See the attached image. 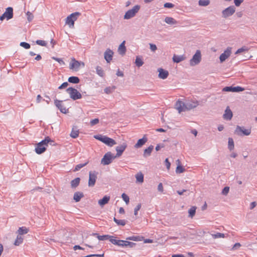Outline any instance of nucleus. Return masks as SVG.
Instances as JSON below:
<instances>
[{
    "label": "nucleus",
    "instance_id": "f257e3e1",
    "mask_svg": "<svg viewBox=\"0 0 257 257\" xmlns=\"http://www.w3.org/2000/svg\"><path fill=\"white\" fill-rule=\"evenodd\" d=\"M92 235L96 236L99 240H105L109 239L110 242L112 244L121 246V247H129L134 248L136 245V243L123 240H118L113 238V236L109 235H100L97 233H93Z\"/></svg>",
    "mask_w": 257,
    "mask_h": 257
},
{
    "label": "nucleus",
    "instance_id": "f03ea898",
    "mask_svg": "<svg viewBox=\"0 0 257 257\" xmlns=\"http://www.w3.org/2000/svg\"><path fill=\"white\" fill-rule=\"evenodd\" d=\"M198 105V102H188L185 103L178 100L176 102L175 108L178 110L179 113H181L182 111H185L194 108Z\"/></svg>",
    "mask_w": 257,
    "mask_h": 257
},
{
    "label": "nucleus",
    "instance_id": "7ed1b4c3",
    "mask_svg": "<svg viewBox=\"0 0 257 257\" xmlns=\"http://www.w3.org/2000/svg\"><path fill=\"white\" fill-rule=\"evenodd\" d=\"M94 138L109 147H112L116 144L114 140L105 136L99 135L95 136Z\"/></svg>",
    "mask_w": 257,
    "mask_h": 257
},
{
    "label": "nucleus",
    "instance_id": "20e7f679",
    "mask_svg": "<svg viewBox=\"0 0 257 257\" xmlns=\"http://www.w3.org/2000/svg\"><path fill=\"white\" fill-rule=\"evenodd\" d=\"M115 158H116L115 155L112 154L111 152H108L102 158L101 163L103 165H108L110 164Z\"/></svg>",
    "mask_w": 257,
    "mask_h": 257
},
{
    "label": "nucleus",
    "instance_id": "39448f33",
    "mask_svg": "<svg viewBox=\"0 0 257 257\" xmlns=\"http://www.w3.org/2000/svg\"><path fill=\"white\" fill-rule=\"evenodd\" d=\"M66 91L69 94L70 98L74 100L80 99L82 97L81 94L74 88L69 87Z\"/></svg>",
    "mask_w": 257,
    "mask_h": 257
},
{
    "label": "nucleus",
    "instance_id": "423d86ee",
    "mask_svg": "<svg viewBox=\"0 0 257 257\" xmlns=\"http://www.w3.org/2000/svg\"><path fill=\"white\" fill-rule=\"evenodd\" d=\"M140 6L139 5H136L135 6L133 9L131 10H129L127 11L124 16V19L126 20L130 19L134 17L135 16L136 14L139 12V11L140 9Z\"/></svg>",
    "mask_w": 257,
    "mask_h": 257
},
{
    "label": "nucleus",
    "instance_id": "0eeeda50",
    "mask_svg": "<svg viewBox=\"0 0 257 257\" xmlns=\"http://www.w3.org/2000/svg\"><path fill=\"white\" fill-rule=\"evenodd\" d=\"M201 60V54L199 50H197L193 56L192 58L190 60V65L192 66L198 65Z\"/></svg>",
    "mask_w": 257,
    "mask_h": 257
},
{
    "label": "nucleus",
    "instance_id": "6e6552de",
    "mask_svg": "<svg viewBox=\"0 0 257 257\" xmlns=\"http://www.w3.org/2000/svg\"><path fill=\"white\" fill-rule=\"evenodd\" d=\"M98 172L94 171H90L89 173L88 186L93 187L95 185Z\"/></svg>",
    "mask_w": 257,
    "mask_h": 257
},
{
    "label": "nucleus",
    "instance_id": "1a4fd4ad",
    "mask_svg": "<svg viewBox=\"0 0 257 257\" xmlns=\"http://www.w3.org/2000/svg\"><path fill=\"white\" fill-rule=\"evenodd\" d=\"M13 17V9L12 7H8L6 9V12L0 17V20L3 21L5 18L8 20Z\"/></svg>",
    "mask_w": 257,
    "mask_h": 257
},
{
    "label": "nucleus",
    "instance_id": "9d476101",
    "mask_svg": "<svg viewBox=\"0 0 257 257\" xmlns=\"http://www.w3.org/2000/svg\"><path fill=\"white\" fill-rule=\"evenodd\" d=\"M235 133L238 136H248L251 133L250 129H244L243 127L237 125L235 130Z\"/></svg>",
    "mask_w": 257,
    "mask_h": 257
},
{
    "label": "nucleus",
    "instance_id": "9b49d317",
    "mask_svg": "<svg viewBox=\"0 0 257 257\" xmlns=\"http://www.w3.org/2000/svg\"><path fill=\"white\" fill-rule=\"evenodd\" d=\"M235 12V8L233 6H230L222 12V17L226 18L232 16Z\"/></svg>",
    "mask_w": 257,
    "mask_h": 257
},
{
    "label": "nucleus",
    "instance_id": "f8f14e48",
    "mask_svg": "<svg viewBox=\"0 0 257 257\" xmlns=\"http://www.w3.org/2000/svg\"><path fill=\"white\" fill-rule=\"evenodd\" d=\"M244 90V88L240 86H226L223 88L222 91L227 92H240Z\"/></svg>",
    "mask_w": 257,
    "mask_h": 257
},
{
    "label": "nucleus",
    "instance_id": "ddd939ff",
    "mask_svg": "<svg viewBox=\"0 0 257 257\" xmlns=\"http://www.w3.org/2000/svg\"><path fill=\"white\" fill-rule=\"evenodd\" d=\"M231 53V48L228 47L224 52L222 53L219 57L220 62H224L227 58H228Z\"/></svg>",
    "mask_w": 257,
    "mask_h": 257
},
{
    "label": "nucleus",
    "instance_id": "4468645a",
    "mask_svg": "<svg viewBox=\"0 0 257 257\" xmlns=\"http://www.w3.org/2000/svg\"><path fill=\"white\" fill-rule=\"evenodd\" d=\"M62 101L59 100L58 99H55L54 100V104L60 110V111L63 113H67L68 112V109H66L63 105L62 104Z\"/></svg>",
    "mask_w": 257,
    "mask_h": 257
},
{
    "label": "nucleus",
    "instance_id": "2eb2a0df",
    "mask_svg": "<svg viewBox=\"0 0 257 257\" xmlns=\"http://www.w3.org/2000/svg\"><path fill=\"white\" fill-rule=\"evenodd\" d=\"M113 54V52L110 49H107L104 52V58L107 63H110V62L112 60Z\"/></svg>",
    "mask_w": 257,
    "mask_h": 257
},
{
    "label": "nucleus",
    "instance_id": "dca6fc26",
    "mask_svg": "<svg viewBox=\"0 0 257 257\" xmlns=\"http://www.w3.org/2000/svg\"><path fill=\"white\" fill-rule=\"evenodd\" d=\"M127 144L125 143H123L120 146L116 147L115 149L117 152V153L116 155H115V156H116V158L122 155V153L124 152V151L125 150Z\"/></svg>",
    "mask_w": 257,
    "mask_h": 257
},
{
    "label": "nucleus",
    "instance_id": "f3484780",
    "mask_svg": "<svg viewBox=\"0 0 257 257\" xmlns=\"http://www.w3.org/2000/svg\"><path fill=\"white\" fill-rule=\"evenodd\" d=\"M148 141L146 135H144L143 138L139 139L135 145L134 147L136 149L141 148Z\"/></svg>",
    "mask_w": 257,
    "mask_h": 257
},
{
    "label": "nucleus",
    "instance_id": "a211bd4d",
    "mask_svg": "<svg viewBox=\"0 0 257 257\" xmlns=\"http://www.w3.org/2000/svg\"><path fill=\"white\" fill-rule=\"evenodd\" d=\"M39 143H40V145H42L43 146H45L46 147H48L49 143L51 146L55 145L54 141L52 140L49 137H46L44 140H42Z\"/></svg>",
    "mask_w": 257,
    "mask_h": 257
},
{
    "label": "nucleus",
    "instance_id": "6ab92c4d",
    "mask_svg": "<svg viewBox=\"0 0 257 257\" xmlns=\"http://www.w3.org/2000/svg\"><path fill=\"white\" fill-rule=\"evenodd\" d=\"M159 77L161 79H165L167 78L169 75V72L167 70H165L162 68H159Z\"/></svg>",
    "mask_w": 257,
    "mask_h": 257
},
{
    "label": "nucleus",
    "instance_id": "aec40b11",
    "mask_svg": "<svg viewBox=\"0 0 257 257\" xmlns=\"http://www.w3.org/2000/svg\"><path fill=\"white\" fill-rule=\"evenodd\" d=\"M46 150V147L40 145V143L36 144L35 148V152L37 154H41L45 152Z\"/></svg>",
    "mask_w": 257,
    "mask_h": 257
},
{
    "label": "nucleus",
    "instance_id": "412c9836",
    "mask_svg": "<svg viewBox=\"0 0 257 257\" xmlns=\"http://www.w3.org/2000/svg\"><path fill=\"white\" fill-rule=\"evenodd\" d=\"M232 117V112L227 106L225 110V112L223 115V117L225 120H230Z\"/></svg>",
    "mask_w": 257,
    "mask_h": 257
},
{
    "label": "nucleus",
    "instance_id": "4be33fe9",
    "mask_svg": "<svg viewBox=\"0 0 257 257\" xmlns=\"http://www.w3.org/2000/svg\"><path fill=\"white\" fill-rule=\"evenodd\" d=\"M72 61L73 62L70 64V68L74 69L75 71H78L80 66V62L75 59H73Z\"/></svg>",
    "mask_w": 257,
    "mask_h": 257
},
{
    "label": "nucleus",
    "instance_id": "5701e85b",
    "mask_svg": "<svg viewBox=\"0 0 257 257\" xmlns=\"http://www.w3.org/2000/svg\"><path fill=\"white\" fill-rule=\"evenodd\" d=\"M109 200L110 196L105 195L102 198V199L99 200L98 203L100 206L102 207L107 204Z\"/></svg>",
    "mask_w": 257,
    "mask_h": 257
},
{
    "label": "nucleus",
    "instance_id": "b1692460",
    "mask_svg": "<svg viewBox=\"0 0 257 257\" xmlns=\"http://www.w3.org/2000/svg\"><path fill=\"white\" fill-rule=\"evenodd\" d=\"M125 41H123L119 46L118 48V52L121 55H124L126 52V48L125 46Z\"/></svg>",
    "mask_w": 257,
    "mask_h": 257
},
{
    "label": "nucleus",
    "instance_id": "393cba45",
    "mask_svg": "<svg viewBox=\"0 0 257 257\" xmlns=\"http://www.w3.org/2000/svg\"><path fill=\"white\" fill-rule=\"evenodd\" d=\"M84 197V194L81 192H76L73 195V199L75 202H78L80 201L81 199Z\"/></svg>",
    "mask_w": 257,
    "mask_h": 257
},
{
    "label": "nucleus",
    "instance_id": "a878e982",
    "mask_svg": "<svg viewBox=\"0 0 257 257\" xmlns=\"http://www.w3.org/2000/svg\"><path fill=\"white\" fill-rule=\"evenodd\" d=\"M80 178L79 177L76 178L72 180L70 182L71 187L73 189L76 188L80 184Z\"/></svg>",
    "mask_w": 257,
    "mask_h": 257
},
{
    "label": "nucleus",
    "instance_id": "bb28decb",
    "mask_svg": "<svg viewBox=\"0 0 257 257\" xmlns=\"http://www.w3.org/2000/svg\"><path fill=\"white\" fill-rule=\"evenodd\" d=\"M154 149V146L153 145H150L148 148L144 150L143 156L145 158H146L148 156H150L151 154V153Z\"/></svg>",
    "mask_w": 257,
    "mask_h": 257
},
{
    "label": "nucleus",
    "instance_id": "cd10ccee",
    "mask_svg": "<svg viewBox=\"0 0 257 257\" xmlns=\"http://www.w3.org/2000/svg\"><path fill=\"white\" fill-rule=\"evenodd\" d=\"M79 133V130L77 128L76 126H74L72 128V131L71 132L70 136L72 138H76L78 137Z\"/></svg>",
    "mask_w": 257,
    "mask_h": 257
},
{
    "label": "nucleus",
    "instance_id": "c85d7f7f",
    "mask_svg": "<svg viewBox=\"0 0 257 257\" xmlns=\"http://www.w3.org/2000/svg\"><path fill=\"white\" fill-rule=\"evenodd\" d=\"M185 59V57L183 55H174L173 57V60L174 62L179 63Z\"/></svg>",
    "mask_w": 257,
    "mask_h": 257
},
{
    "label": "nucleus",
    "instance_id": "c756f323",
    "mask_svg": "<svg viewBox=\"0 0 257 257\" xmlns=\"http://www.w3.org/2000/svg\"><path fill=\"white\" fill-rule=\"evenodd\" d=\"M73 15H69L66 19V24L68 25L70 28H73L74 25V22L71 19Z\"/></svg>",
    "mask_w": 257,
    "mask_h": 257
},
{
    "label": "nucleus",
    "instance_id": "7c9ffc66",
    "mask_svg": "<svg viewBox=\"0 0 257 257\" xmlns=\"http://www.w3.org/2000/svg\"><path fill=\"white\" fill-rule=\"evenodd\" d=\"M68 81L70 83L77 84L80 82V79L77 76H71L68 78Z\"/></svg>",
    "mask_w": 257,
    "mask_h": 257
},
{
    "label": "nucleus",
    "instance_id": "2f4dec72",
    "mask_svg": "<svg viewBox=\"0 0 257 257\" xmlns=\"http://www.w3.org/2000/svg\"><path fill=\"white\" fill-rule=\"evenodd\" d=\"M165 22L170 25H174L177 23V21L174 18L169 17H166L165 19Z\"/></svg>",
    "mask_w": 257,
    "mask_h": 257
},
{
    "label": "nucleus",
    "instance_id": "473e14b6",
    "mask_svg": "<svg viewBox=\"0 0 257 257\" xmlns=\"http://www.w3.org/2000/svg\"><path fill=\"white\" fill-rule=\"evenodd\" d=\"M135 177L137 182L143 183L144 182V175L142 172L137 173Z\"/></svg>",
    "mask_w": 257,
    "mask_h": 257
},
{
    "label": "nucleus",
    "instance_id": "72a5a7b5",
    "mask_svg": "<svg viewBox=\"0 0 257 257\" xmlns=\"http://www.w3.org/2000/svg\"><path fill=\"white\" fill-rule=\"evenodd\" d=\"M29 229L26 227H20L18 230L19 235H23L26 234L28 232Z\"/></svg>",
    "mask_w": 257,
    "mask_h": 257
},
{
    "label": "nucleus",
    "instance_id": "f704fd0d",
    "mask_svg": "<svg viewBox=\"0 0 257 257\" xmlns=\"http://www.w3.org/2000/svg\"><path fill=\"white\" fill-rule=\"evenodd\" d=\"M143 238V237L142 236H132L127 237V238H126V241H127V240H133V241H141V240H142Z\"/></svg>",
    "mask_w": 257,
    "mask_h": 257
},
{
    "label": "nucleus",
    "instance_id": "c9c22d12",
    "mask_svg": "<svg viewBox=\"0 0 257 257\" xmlns=\"http://www.w3.org/2000/svg\"><path fill=\"white\" fill-rule=\"evenodd\" d=\"M196 206H192L189 210V217L192 218L195 214L196 213Z\"/></svg>",
    "mask_w": 257,
    "mask_h": 257
},
{
    "label": "nucleus",
    "instance_id": "e433bc0d",
    "mask_svg": "<svg viewBox=\"0 0 257 257\" xmlns=\"http://www.w3.org/2000/svg\"><path fill=\"white\" fill-rule=\"evenodd\" d=\"M23 237L21 236L18 235L14 242V244L16 246L19 245L23 242Z\"/></svg>",
    "mask_w": 257,
    "mask_h": 257
},
{
    "label": "nucleus",
    "instance_id": "4c0bfd02",
    "mask_svg": "<svg viewBox=\"0 0 257 257\" xmlns=\"http://www.w3.org/2000/svg\"><path fill=\"white\" fill-rule=\"evenodd\" d=\"M135 64L137 66H138V67H140L143 65L144 62L143 61L142 59L140 57L137 56L136 57V59L135 61Z\"/></svg>",
    "mask_w": 257,
    "mask_h": 257
},
{
    "label": "nucleus",
    "instance_id": "58836bf2",
    "mask_svg": "<svg viewBox=\"0 0 257 257\" xmlns=\"http://www.w3.org/2000/svg\"><path fill=\"white\" fill-rule=\"evenodd\" d=\"M96 73L99 76L103 77L104 73V71H103L102 68L101 67L97 66L96 67Z\"/></svg>",
    "mask_w": 257,
    "mask_h": 257
},
{
    "label": "nucleus",
    "instance_id": "ea45409f",
    "mask_svg": "<svg viewBox=\"0 0 257 257\" xmlns=\"http://www.w3.org/2000/svg\"><path fill=\"white\" fill-rule=\"evenodd\" d=\"M113 221L118 225L124 226L126 224V221L124 220H118L115 217L113 218Z\"/></svg>",
    "mask_w": 257,
    "mask_h": 257
},
{
    "label": "nucleus",
    "instance_id": "a19ab883",
    "mask_svg": "<svg viewBox=\"0 0 257 257\" xmlns=\"http://www.w3.org/2000/svg\"><path fill=\"white\" fill-rule=\"evenodd\" d=\"M210 4L209 0H199L198 2V4L200 6H207Z\"/></svg>",
    "mask_w": 257,
    "mask_h": 257
},
{
    "label": "nucleus",
    "instance_id": "79ce46f5",
    "mask_svg": "<svg viewBox=\"0 0 257 257\" xmlns=\"http://www.w3.org/2000/svg\"><path fill=\"white\" fill-rule=\"evenodd\" d=\"M228 148L230 151L234 149V142L232 138H229L228 139Z\"/></svg>",
    "mask_w": 257,
    "mask_h": 257
},
{
    "label": "nucleus",
    "instance_id": "37998d69",
    "mask_svg": "<svg viewBox=\"0 0 257 257\" xmlns=\"http://www.w3.org/2000/svg\"><path fill=\"white\" fill-rule=\"evenodd\" d=\"M185 171V168L182 166L181 165H178L176 169V173H183Z\"/></svg>",
    "mask_w": 257,
    "mask_h": 257
},
{
    "label": "nucleus",
    "instance_id": "c03bdc74",
    "mask_svg": "<svg viewBox=\"0 0 257 257\" xmlns=\"http://www.w3.org/2000/svg\"><path fill=\"white\" fill-rule=\"evenodd\" d=\"M248 50H249V49L248 47H247L246 46H243L241 48L238 49L235 52V54H237L241 53L244 52H248Z\"/></svg>",
    "mask_w": 257,
    "mask_h": 257
},
{
    "label": "nucleus",
    "instance_id": "a18cd8bd",
    "mask_svg": "<svg viewBox=\"0 0 257 257\" xmlns=\"http://www.w3.org/2000/svg\"><path fill=\"white\" fill-rule=\"evenodd\" d=\"M213 238H224L225 234L224 233L217 232L216 234H211Z\"/></svg>",
    "mask_w": 257,
    "mask_h": 257
},
{
    "label": "nucleus",
    "instance_id": "49530a36",
    "mask_svg": "<svg viewBox=\"0 0 257 257\" xmlns=\"http://www.w3.org/2000/svg\"><path fill=\"white\" fill-rule=\"evenodd\" d=\"M88 163V161L84 163V164H79L75 166V168L74 170V172L77 171L79 170L80 169L85 166Z\"/></svg>",
    "mask_w": 257,
    "mask_h": 257
},
{
    "label": "nucleus",
    "instance_id": "de8ad7c7",
    "mask_svg": "<svg viewBox=\"0 0 257 257\" xmlns=\"http://www.w3.org/2000/svg\"><path fill=\"white\" fill-rule=\"evenodd\" d=\"M70 15H73V16L71 17V19L74 22L77 20L78 17L81 15V14L79 12H75L71 14Z\"/></svg>",
    "mask_w": 257,
    "mask_h": 257
},
{
    "label": "nucleus",
    "instance_id": "09e8293b",
    "mask_svg": "<svg viewBox=\"0 0 257 257\" xmlns=\"http://www.w3.org/2000/svg\"><path fill=\"white\" fill-rule=\"evenodd\" d=\"M121 197L122 198L123 200L125 202L126 204H128L130 201V198L129 197L125 194V193H123L121 195Z\"/></svg>",
    "mask_w": 257,
    "mask_h": 257
},
{
    "label": "nucleus",
    "instance_id": "8fccbe9b",
    "mask_svg": "<svg viewBox=\"0 0 257 257\" xmlns=\"http://www.w3.org/2000/svg\"><path fill=\"white\" fill-rule=\"evenodd\" d=\"M36 43L37 44L42 46H46L47 45V43L43 40H38L36 41Z\"/></svg>",
    "mask_w": 257,
    "mask_h": 257
},
{
    "label": "nucleus",
    "instance_id": "3c124183",
    "mask_svg": "<svg viewBox=\"0 0 257 257\" xmlns=\"http://www.w3.org/2000/svg\"><path fill=\"white\" fill-rule=\"evenodd\" d=\"M20 46L24 47V48L26 49H28L30 48V45L26 42H22L20 43Z\"/></svg>",
    "mask_w": 257,
    "mask_h": 257
},
{
    "label": "nucleus",
    "instance_id": "603ef678",
    "mask_svg": "<svg viewBox=\"0 0 257 257\" xmlns=\"http://www.w3.org/2000/svg\"><path fill=\"white\" fill-rule=\"evenodd\" d=\"M229 191V187L228 186L225 187L222 190L221 193L223 195H226Z\"/></svg>",
    "mask_w": 257,
    "mask_h": 257
},
{
    "label": "nucleus",
    "instance_id": "864d4df0",
    "mask_svg": "<svg viewBox=\"0 0 257 257\" xmlns=\"http://www.w3.org/2000/svg\"><path fill=\"white\" fill-rule=\"evenodd\" d=\"M27 16V19H28V21L30 22L31 21H32V20H33V18H34V16L33 15V14L30 12H28L26 14Z\"/></svg>",
    "mask_w": 257,
    "mask_h": 257
},
{
    "label": "nucleus",
    "instance_id": "5fc2aeb1",
    "mask_svg": "<svg viewBox=\"0 0 257 257\" xmlns=\"http://www.w3.org/2000/svg\"><path fill=\"white\" fill-rule=\"evenodd\" d=\"M240 246H241V244L240 243H236L233 245V246L231 248V250H235L238 249Z\"/></svg>",
    "mask_w": 257,
    "mask_h": 257
},
{
    "label": "nucleus",
    "instance_id": "6e6d98bb",
    "mask_svg": "<svg viewBox=\"0 0 257 257\" xmlns=\"http://www.w3.org/2000/svg\"><path fill=\"white\" fill-rule=\"evenodd\" d=\"M141 206H142L141 204L139 203L135 207V210H134V214L135 215H138V211L141 209Z\"/></svg>",
    "mask_w": 257,
    "mask_h": 257
},
{
    "label": "nucleus",
    "instance_id": "4d7b16f0",
    "mask_svg": "<svg viewBox=\"0 0 257 257\" xmlns=\"http://www.w3.org/2000/svg\"><path fill=\"white\" fill-rule=\"evenodd\" d=\"M164 7L166 8H173L174 7V5L172 3H166L164 5Z\"/></svg>",
    "mask_w": 257,
    "mask_h": 257
},
{
    "label": "nucleus",
    "instance_id": "13d9d810",
    "mask_svg": "<svg viewBox=\"0 0 257 257\" xmlns=\"http://www.w3.org/2000/svg\"><path fill=\"white\" fill-rule=\"evenodd\" d=\"M99 122V119L98 118H95L94 119H92L90 121V124L91 125L93 126L96 124H97Z\"/></svg>",
    "mask_w": 257,
    "mask_h": 257
},
{
    "label": "nucleus",
    "instance_id": "bf43d9fd",
    "mask_svg": "<svg viewBox=\"0 0 257 257\" xmlns=\"http://www.w3.org/2000/svg\"><path fill=\"white\" fill-rule=\"evenodd\" d=\"M105 93L106 94H110L112 92V88L110 87H106L104 90Z\"/></svg>",
    "mask_w": 257,
    "mask_h": 257
},
{
    "label": "nucleus",
    "instance_id": "052dcab7",
    "mask_svg": "<svg viewBox=\"0 0 257 257\" xmlns=\"http://www.w3.org/2000/svg\"><path fill=\"white\" fill-rule=\"evenodd\" d=\"M158 191L162 193L164 191V188L162 183H160L158 186Z\"/></svg>",
    "mask_w": 257,
    "mask_h": 257
},
{
    "label": "nucleus",
    "instance_id": "680f3d73",
    "mask_svg": "<svg viewBox=\"0 0 257 257\" xmlns=\"http://www.w3.org/2000/svg\"><path fill=\"white\" fill-rule=\"evenodd\" d=\"M149 45L150 49L152 51L155 52L157 49V46L155 44L150 43Z\"/></svg>",
    "mask_w": 257,
    "mask_h": 257
},
{
    "label": "nucleus",
    "instance_id": "e2e57ef3",
    "mask_svg": "<svg viewBox=\"0 0 257 257\" xmlns=\"http://www.w3.org/2000/svg\"><path fill=\"white\" fill-rule=\"evenodd\" d=\"M52 58L53 60H55L57 61V62H58L60 64H65L64 61L60 58H56L55 57H52Z\"/></svg>",
    "mask_w": 257,
    "mask_h": 257
},
{
    "label": "nucleus",
    "instance_id": "0e129e2a",
    "mask_svg": "<svg viewBox=\"0 0 257 257\" xmlns=\"http://www.w3.org/2000/svg\"><path fill=\"white\" fill-rule=\"evenodd\" d=\"M165 163L168 170H169L171 166V163L169 162L168 158H166L165 160Z\"/></svg>",
    "mask_w": 257,
    "mask_h": 257
},
{
    "label": "nucleus",
    "instance_id": "69168bd1",
    "mask_svg": "<svg viewBox=\"0 0 257 257\" xmlns=\"http://www.w3.org/2000/svg\"><path fill=\"white\" fill-rule=\"evenodd\" d=\"M68 85V83L67 82L63 83L59 87V89H62L66 88Z\"/></svg>",
    "mask_w": 257,
    "mask_h": 257
},
{
    "label": "nucleus",
    "instance_id": "338daca9",
    "mask_svg": "<svg viewBox=\"0 0 257 257\" xmlns=\"http://www.w3.org/2000/svg\"><path fill=\"white\" fill-rule=\"evenodd\" d=\"M243 2V0H234V3L236 7H239Z\"/></svg>",
    "mask_w": 257,
    "mask_h": 257
},
{
    "label": "nucleus",
    "instance_id": "774afa93",
    "mask_svg": "<svg viewBox=\"0 0 257 257\" xmlns=\"http://www.w3.org/2000/svg\"><path fill=\"white\" fill-rule=\"evenodd\" d=\"M256 203L255 201L252 202L250 205V209H253L256 206Z\"/></svg>",
    "mask_w": 257,
    "mask_h": 257
}]
</instances>
